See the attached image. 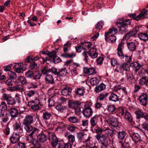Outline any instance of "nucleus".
I'll list each match as a JSON object with an SVG mask.
<instances>
[{
	"mask_svg": "<svg viewBox=\"0 0 148 148\" xmlns=\"http://www.w3.org/2000/svg\"><path fill=\"white\" fill-rule=\"evenodd\" d=\"M126 135L125 132L124 131H119L118 132L117 135V138L119 143L122 144H124L123 142V140H124Z\"/></svg>",
	"mask_w": 148,
	"mask_h": 148,
	"instance_id": "obj_9",
	"label": "nucleus"
},
{
	"mask_svg": "<svg viewBox=\"0 0 148 148\" xmlns=\"http://www.w3.org/2000/svg\"><path fill=\"white\" fill-rule=\"evenodd\" d=\"M139 100L141 105L145 106L147 104L148 102L147 95L145 94H143L140 96Z\"/></svg>",
	"mask_w": 148,
	"mask_h": 148,
	"instance_id": "obj_14",
	"label": "nucleus"
},
{
	"mask_svg": "<svg viewBox=\"0 0 148 148\" xmlns=\"http://www.w3.org/2000/svg\"><path fill=\"white\" fill-rule=\"evenodd\" d=\"M125 119L129 122L132 123L133 122V118L131 114L128 111H125Z\"/></svg>",
	"mask_w": 148,
	"mask_h": 148,
	"instance_id": "obj_32",
	"label": "nucleus"
},
{
	"mask_svg": "<svg viewBox=\"0 0 148 148\" xmlns=\"http://www.w3.org/2000/svg\"><path fill=\"white\" fill-rule=\"evenodd\" d=\"M85 92V88L84 87L77 88V90L75 91L76 94L80 96H83Z\"/></svg>",
	"mask_w": 148,
	"mask_h": 148,
	"instance_id": "obj_39",
	"label": "nucleus"
},
{
	"mask_svg": "<svg viewBox=\"0 0 148 148\" xmlns=\"http://www.w3.org/2000/svg\"><path fill=\"white\" fill-rule=\"evenodd\" d=\"M14 129L15 131L17 133L22 134L23 133V127L21 126V124L17 122H16L13 125Z\"/></svg>",
	"mask_w": 148,
	"mask_h": 148,
	"instance_id": "obj_15",
	"label": "nucleus"
},
{
	"mask_svg": "<svg viewBox=\"0 0 148 148\" xmlns=\"http://www.w3.org/2000/svg\"><path fill=\"white\" fill-rule=\"evenodd\" d=\"M71 91L72 89L71 88L66 87L62 90V93L63 95L67 96L70 95V93H71Z\"/></svg>",
	"mask_w": 148,
	"mask_h": 148,
	"instance_id": "obj_30",
	"label": "nucleus"
},
{
	"mask_svg": "<svg viewBox=\"0 0 148 148\" xmlns=\"http://www.w3.org/2000/svg\"><path fill=\"white\" fill-rule=\"evenodd\" d=\"M14 90H15L21 92L22 93V92L25 90L24 87L22 85H18L15 86Z\"/></svg>",
	"mask_w": 148,
	"mask_h": 148,
	"instance_id": "obj_49",
	"label": "nucleus"
},
{
	"mask_svg": "<svg viewBox=\"0 0 148 148\" xmlns=\"http://www.w3.org/2000/svg\"><path fill=\"white\" fill-rule=\"evenodd\" d=\"M12 119L17 117L18 115V110L14 108H11L8 110Z\"/></svg>",
	"mask_w": 148,
	"mask_h": 148,
	"instance_id": "obj_18",
	"label": "nucleus"
},
{
	"mask_svg": "<svg viewBox=\"0 0 148 148\" xmlns=\"http://www.w3.org/2000/svg\"><path fill=\"white\" fill-rule=\"evenodd\" d=\"M2 98L4 101H6L8 104L14 105L16 103V101L9 94L3 93Z\"/></svg>",
	"mask_w": 148,
	"mask_h": 148,
	"instance_id": "obj_6",
	"label": "nucleus"
},
{
	"mask_svg": "<svg viewBox=\"0 0 148 148\" xmlns=\"http://www.w3.org/2000/svg\"><path fill=\"white\" fill-rule=\"evenodd\" d=\"M148 78L146 77H143L140 79L139 80V83L140 85L144 84L146 85Z\"/></svg>",
	"mask_w": 148,
	"mask_h": 148,
	"instance_id": "obj_45",
	"label": "nucleus"
},
{
	"mask_svg": "<svg viewBox=\"0 0 148 148\" xmlns=\"http://www.w3.org/2000/svg\"><path fill=\"white\" fill-rule=\"evenodd\" d=\"M68 73L67 70L66 68H63L59 69L58 71V76L60 77L65 76Z\"/></svg>",
	"mask_w": 148,
	"mask_h": 148,
	"instance_id": "obj_36",
	"label": "nucleus"
},
{
	"mask_svg": "<svg viewBox=\"0 0 148 148\" xmlns=\"http://www.w3.org/2000/svg\"><path fill=\"white\" fill-rule=\"evenodd\" d=\"M106 86L103 84H101L95 87V91L96 92H99L104 90Z\"/></svg>",
	"mask_w": 148,
	"mask_h": 148,
	"instance_id": "obj_37",
	"label": "nucleus"
},
{
	"mask_svg": "<svg viewBox=\"0 0 148 148\" xmlns=\"http://www.w3.org/2000/svg\"><path fill=\"white\" fill-rule=\"evenodd\" d=\"M105 134L108 136H110V137H112L113 136V131L109 128H106L104 130V131Z\"/></svg>",
	"mask_w": 148,
	"mask_h": 148,
	"instance_id": "obj_43",
	"label": "nucleus"
},
{
	"mask_svg": "<svg viewBox=\"0 0 148 148\" xmlns=\"http://www.w3.org/2000/svg\"><path fill=\"white\" fill-rule=\"evenodd\" d=\"M28 104L34 111H37L40 110L41 107L42 106V105L40 103V101L38 99L29 101Z\"/></svg>",
	"mask_w": 148,
	"mask_h": 148,
	"instance_id": "obj_2",
	"label": "nucleus"
},
{
	"mask_svg": "<svg viewBox=\"0 0 148 148\" xmlns=\"http://www.w3.org/2000/svg\"><path fill=\"white\" fill-rule=\"evenodd\" d=\"M83 110V114L86 117H89L91 116L93 113L92 109L89 105L85 104Z\"/></svg>",
	"mask_w": 148,
	"mask_h": 148,
	"instance_id": "obj_7",
	"label": "nucleus"
},
{
	"mask_svg": "<svg viewBox=\"0 0 148 148\" xmlns=\"http://www.w3.org/2000/svg\"><path fill=\"white\" fill-rule=\"evenodd\" d=\"M129 134L133 140L135 142H140L141 141L140 137L138 133H136L131 130L129 131Z\"/></svg>",
	"mask_w": 148,
	"mask_h": 148,
	"instance_id": "obj_13",
	"label": "nucleus"
},
{
	"mask_svg": "<svg viewBox=\"0 0 148 148\" xmlns=\"http://www.w3.org/2000/svg\"><path fill=\"white\" fill-rule=\"evenodd\" d=\"M124 44L123 43L121 42L118 45L117 49V54L119 57L123 55V49H124Z\"/></svg>",
	"mask_w": 148,
	"mask_h": 148,
	"instance_id": "obj_26",
	"label": "nucleus"
},
{
	"mask_svg": "<svg viewBox=\"0 0 148 148\" xmlns=\"http://www.w3.org/2000/svg\"><path fill=\"white\" fill-rule=\"evenodd\" d=\"M65 53L61 54V56L65 58H73L76 56V54L73 53H69L66 52Z\"/></svg>",
	"mask_w": 148,
	"mask_h": 148,
	"instance_id": "obj_42",
	"label": "nucleus"
},
{
	"mask_svg": "<svg viewBox=\"0 0 148 148\" xmlns=\"http://www.w3.org/2000/svg\"><path fill=\"white\" fill-rule=\"evenodd\" d=\"M23 64L21 63H19L14 65L13 67L15 69V71L18 73L21 72L23 69Z\"/></svg>",
	"mask_w": 148,
	"mask_h": 148,
	"instance_id": "obj_33",
	"label": "nucleus"
},
{
	"mask_svg": "<svg viewBox=\"0 0 148 148\" xmlns=\"http://www.w3.org/2000/svg\"><path fill=\"white\" fill-rule=\"evenodd\" d=\"M123 71L122 65L117 66L114 70V72L118 73H121Z\"/></svg>",
	"mask_w": 148,
	"mask_h": 148,
	"instance_id": "obj_62",
	"label": "nucleus"
},
{
	"mask_svg": "<svg viewBox=\"0 0 148 148\" xmlns=\"http://www.w3.org/2000/svg\"><path fill=\"white\" fill-rule=\"evenodd\" d=\"M42 114V117L45 121L49 120L52 117V113L46 110H43L41 111Z\"/></svg>",
	"mask_w": 148,
	"mask_h": 148,
	"instance_id": "obj_8",
	"label": "nucleus"
},
{
	"mask_svg": "<svg viewBox=\"0 0 148 148\" xmlns=\"http://www.w3.org/2000/svg\"><path fill=\"white\" fill-rule=\"evenodd\" d=\"M68 139L70 142L73 143L75 141V136L72 134L69 135L68 136Z\"/></svg>",
	"mask_w": 148,
	"mask_h": 148,
	"instance_id": "obj_63",
	"label": "nucleus"
},
{
	"mask_svg": "<svg viewBox=\"0 0 148 148\" xmlns=\"http://www.w3.org/2000/svg\"><path fill=\"white\" fill-rule=\"evenodd\" d=\"M127 45L128 49L130 51H133L136 50V46L134 42H127Z\"/></svg>",
	"mask_w": 148,
	"mask_h": 148,
	"instance_id": "obj_31",
	"label": "nucleus"
},
{
	"mask_svg": "<svg viewBox=\"0 0 148 148\" xmlns=\"http://www.w3.org/2000/svg\"><path fill=\"white\" fill-rule=\"evenodd\" d=\"M30 68L32 70L37 69L39 68V66L35 62H32L29 64Z\"/></svg>",
	"mask_w": 148,
	"mask_h": 148,
	"instance_id": "obj_47",
	"label": "nucleus"
},
{
	"mask_svg": "<svg viewBox=\"0 0 148 148\" xmlns=\"http://www.w3.org/2000/svg\"><path fill=\"white\" fill-rule=\"evenodd\" d=\"M23 124L24 125V128L27 132H30L32 131L33 130V128L31 125V124L24 123H23Z\"/></svg>",
	"mask_w": 148,
	"mask_h": 148,
	"instance_id": "obj_44",
	"label": "nucleus"
},
{
	"mask_svg": "<svg viewBox=\"0 0 148 148\" xmlns=\"http://www.w3.org/2000/svg\"><path fill=\"white\" fill-rule=\"evenodd\" d=\"M110 125L113 127L120 128L121 123L119 122L118 119L114 117L112 118L110 121Z\"/></svg>",
	"mask_w": 148,
	"mask_h": 148,
	"instance_id": "obj_11",
	"label": "nucleus"
},
{
	"mask_svg": "<svg viewBox=\"0 0 148 148\" xmlns=\"http://www.w3.org/2000/svg\"><path fill=\"white\" fill-rule=\"evenodd\" d=\"M123 71H128L130 69V64L125 63L122 65Z\"/></svg>",
	"mask_w": 148,
	"mask_h": 148,
	"instance_id": "obj_55",
	"label": "nucleus"
},
{
	"mask_svg": "<svg viewBox=\"0 0 148 148\" xmlns=\"http://www.w3.org/2000/svg\"><path fill=\"white\" fill-rule=\"evenodd\" d=\"M36 91L33 90H30L26 92V95L29 97H31L34 96Z\"/></svg>",
	"mask_w": 148,
	"mask_h": 148,
	"instance_id": "obj_56",
	"label": "nucleus"
},
{
	"mask_svg": "<svg viewBox=\"0 0 148 148\" xmlns=\"http://www.w3.org/2000/svg\"><path fill=\"white\" fill-rule=\"evenodd\" d=\"M82 56L84 58V60L87 62L88 60V52L86 51H84L82 53Z\"/></svg>",
	"mask_w": 148,
	"mask_h": 148,
	"instance_id": "obj_60",
	"label": "nucleus"
},
{
	"mask_svg": "<svg viewBox=\"0 0 148 148\" xmlns=\"http://www.w3.org/2000/svg\"><path fill=\"white\" fill-rule=\"evenodd\" d=\"M132 78V74L130 72L127 73L126 78L127 81L131 82Z\"/></svg>",
	"mask_w": 148,
	"mask_h": 148,
	"instance_id": "obj_57",
	"label": "nucleus"
},
{
	"mask_svg": "<svg viewBox=\"0 0 148 148\" xmlns=\"http://www.w3.org/2000/svg\"><path fill=\"white\" fill-rule=\"evenodd\" d=\"M18 79L22 84L26 85L28 83L26 79L23 76L19 77Z\"/></svg>",
	"mask_w": 148,
	"mask_h": 148,
	"instance_id": "obj_48",
	"label": "nucleus"
},
{
	"mask_svg": "<svg viewBox=\"0 0 148 148\" xmlns=\"http://www.w3.org/2000/svg\"><path fill=\"white\" fill-rule=\"evenodd\" d=\"M45 79L46 83L54 84L55 83L52 75L51 74H47L46 76Z\"/></svg>",
	"mask_w": 148,
	"mask_h": 148,
	"instance_id": "obj_25",
	"label": "nucleus"
},
{
	"mask_svg": "<svg viewBox=\"0 0 148 148\" xmlns=\"http://www.w3.org/2000/svg\"><path fill=\"white\" fill-rule=\"evenodd\" d=\"M35 116L27 115L23 119V123L32 124L33 123Z\"/></svg>",
	"mask_w": 148,
	"mask_h": 148,
	"instance_id": "obj_12",
	"label": "nucleus"
},
{
	"mask_svg": "<svg viewBox=\"0 0 148 148\" xmlns=\"http://www.w3.org/2000/svg\"><path fill=\"white\" fill-rule=\"evenodd\" d=\"M96 137L99 142L100 144L108 143L107 137L104 134L102 133L97 134Z\"/></svg>",
	"mask_w": 148,
	"mask_h": 148,
	"instance_id": "obj_10",
	"label": "nucleus"
},
{
	"mask_svg": "<svg viewBox=\"0 0 148 148\" xmlns=\"http://www.w3.org/2000/svg\"><path fill=\"white\" fill-rule=\"evenodd\" d=\"M148 14V10L146 9H144L140 13L136 16V14H129L128 16L131 18H132L138 21L142 18H144L145 16L147 14Z\"/></svg>",
	"mask_w": 148,
	"mask_h": 148,
	"instance_id": "obj_4",
	"label": "nucleus"
},
{
	"mask_svg": "<svg viewBox=\"0 0 148 148\" xmlns=\"http://www.w3.org/2000/svg\"><path fill=\"white\" fill-rule=\"evenodd\" d=\"M68 103L70 108H73L75 110L78 109V111L80 110L81 103L79 101L71 100H69Z\"/></svg>",
	"mask_w": 148,
	"mask_h": 148,
	"instance_id": "obj_3",
	"label": "nucleus"
},
{
	"mask_svg": "<svg viewBox=\"0 0 148 148\" xmlns=\"http://www.w3.org/2000/svg\"><path fill=\"white\" fill-rule=\"evenodd\" d=\"M122 21L123 25H129L131 23V20L130 19H124L123 18H121V20Z\"/></svg>",
	"mask_w": 148,
	"mask_h": 148,
	"instance_id": "obj_59",
	"label": "nucleus"
},
{
	"mask_svg": "<svg viewBox=\"0 0 148 148\" xmlns=\"http://www.w3.org/2000/svg\"><path fill=\"white\" fill-rule=\"evenodd\" d=\"M91 138L90 136H88V138L84 142V143L85 144L86 148H89L92 146L93 142L90 140Z\"/></svg>",
	"mask_w": 148,
	"mask_h": 148,
	"instance_id": "obj_28",
	"label": "nucleus"
},
{
	"mask_svg": "<svg viewBox=\"0 0 148 148\" xmlns=\"http://www.w3.org/2000/svg\"><path fill=\"white\" fill-rule=\"evenodd\" d=\"M110 100L114 101L116 102L119 100V99L117 95L114 93L111 94L109 97Z\"/></svg>",
	"mask_w": 148,
	"mask_h": 148,
	"instance_id": "obj_40",
	"label": "nucleus"
},
{
	"mask_svg": "<svg viewBox=\"0 0 148 148\" xmlns=\"http://www.w3.org/2000/svg\"><path fill=\"white\" fill-rule=\"evenodd\" d=\"M40 130L36 127H34L29 136L27 137V140L37 148H40L41 146L40 142L36 139L34 138L32 135L34 134H36L40 132Z\"/></svg>",
	"mask_w": 148,
	"mask_h": 148,
	"instance_id": "obj_1",
	"label": "nucleus"
},
{
	"mask_svg": "<svg viewBox=\"0 0 148 148\" xmlns=\"http://www.w3.org/2000/svg\"><path fill=\"white\" fill-rule=\"evenodd\" d=\"M93 32L94 33H97L95 35H94L93 37H92L91 38V40L92 41H94L96 39L97 37L99 36V34L98 33V32H98V29H96V28L95 27V28H94L93 30Z\"/></svg>",
	"mask_w": 148,
	"mask_h": 148,
	"instance_id": "obj_51",
	"label": "nucleus"
},
{
	"mask_svg": "<svg viewBox=\"0 0 148 148\" xmlns=\"http://www.w3.org/2000/svg\"><path fill=\"white\" fill-rule=\"evenodd\" d=\"M148 31L146 33H140L138 34V38L144 42H145L148 40Z\"/></svg>",
	"mask_w": 148,
	"mask_h": 148,
	"instance_id": "obj_24",
	"label": "nucleus"
},
{
	"mask_svg": "<svg viewBox=\"0 0 148 148\" xmlns=\"http://www.w3.org/2000/svg\"><path fill=\"white\" fill-rule=\"evenodd\" d=\"M109 95V93L105 92L101 93L98 97V100L100 101H103L104 100H106Z\"/></svg>",
	"mask_w": 148,
	"mask_h": 148,
	"instance_id": "obj_29",
	"label": "nucleus"
},
{
	"mask_svg": "<svg viewBox=\"0 0 148 148\" xmlns=\"http://www.w3.org/2000/svg\"><path fill=\"white\" fill-rule=\"evenodd\" d=\"M143 66V64H140L136 62H133L130 64V66L132 67L133 70L135 71L136 73Z\"/></svg>",
	"mask_w": 148,
	"mask_h": 148,
	"instance_id": "obj_23",
	"label": "nucleus"
},
{
	"mask_svg": "<svg viewBox=\"0 0 148 148\" xmlns=\"http://www.w3.org/2000/svg\"><path fill=\"white\" fill-rule=\"evenodd\" d=\"M83 71L84 73L88 74V75H93L96 73L95 69L93 67H90L88 68L86 67L84 68Z\"/></svg>",
	"mask_w": 148,
	"mask_h": 148,
	"instance_id": "obj_16",
	"label": "nucleus"
},
{
	"mask_svg": "<svg viewBox=\"0 0 148 148\" xmlns=\"http://www.w3.org/2000/svg\"><path fill=\"white\" fill-rule=\"evenodd\" d=\"M0 108L1 109V111H5L7 110L8 107L5 102L3 101L1 102L0 105Z\"/></svg>",
	"mask_w": 148,
	"mask_h": 148,
	"instance_id": "obj_52",
	"label": "nucleus"
},
{
	"mask_svg": "<svg viewBox=\"0 0 148 148\" xmlns=\"http://www.w3.org/2000/svg\"><path fill=\"white\" fill-rule=\"evenodd\" d=\"M120 57L121 59H123V61H125L126 63L130 64V62L132 61V57L131 56H128L127 55L124 56L123 54V55L121 56Z\"/></svg>",
	"mask_w": 148,
	"mask_h": 148,
	"instance_id": "obj_34",
	"label": "nucleus"
},
{
	"mask_svg": "<svg viewBox=\"0 0 148 148\" xmlns=\"http://www.w3.org/2000/svg\"><path fill=\"white\" fill-rule=\"evenodd\" d=\"M138 31L135 27L130 32L127 33L124 36L126 40H128L131 37L135 36L138 32Z\"/></svg>",
	"mask_w": 148,
	"mask_h": 148,
	"instance_id": "obj_19",
	"label": "nucleus"
},
{
	"mask_svg": "<svg viewBox=\"0 0 148 148\" xmlns=\"http://www.w3.org/2000/svg\"><path fill=\"white\" fill-rule=\"evenodd\" d=\"M48 138L47 136L44 132H42L38 134L37 139L40 142L43 143L47 141Z\"/></svg>",
	"mask_w": 148,
	"mask_h": 148,
	"instance_id": "obj_20",
	"label": "nucleus"
},
{
	"mask_svg": "<svg viewBox=\"0 0 148 148\" xmlns=\"http://www.w3.org/2000/svg\"><path fill=\"white\" fill-rule=\"evenodd\" d=\"M68 120L71 123H78L79 119L75 116H72L69 117Z\"/></svg>",
	"mask_w": 148,
	"mask_h": 148,
	"instance_id": "obj_41",
	"label": "nucleus"
},
{
	"mask_svg": "<svg viewBox=\"0 0 148 148\" xmlns=\"http://www.w3.org/2000/svg\"><path fill=\"white\" fill-rule=\"evenodd\" d=\"M142 128L146 130L148 132V123L146 122L143 123L141 125Z\"/></svg>",
	"mask_w": 148,
	"mask_h": 148,
	"instance_id": "obj_64",
	"label": "nucleus"
},
{
	"mask_svg": "<svg viewBox=\"0 0 148 148\" xmlns=\"http://www.w3.org/2000/svg\"><path fill=\"white\" fill-rule=\"evenodd\" d=\"M26 77L28 78H32L34 76V73L32 71L29 70L25 73Z\"/></svg>",
	"mask_w": 148,
	"mask_h": 148,
	"instance_id": "obj_53",
	"label": "nucleus"
},
{
	"mask_svg": "<svg viewBox=\"0 0 148 148\" xmlns=\"http://www.w3.org/2000/svg\"><path fill=\"white\" fill-rule=\"evenodd\" d=\"M48 139L49 140H51V144L53 147H57L60 142L56 135L53 133H48Z\"/></svg>",
	"mask_w": 148,
	"mask_h": 148,
	"instance_id": "obj_5",
	"label": "nucleus"
},
{
	"mask_svg": "<svg viewBox=\"0 0 148 148\" xmlns=\"http://www.w3.org/2000/svg\"><path fill=\"white\" fill-rule=\"evenodd\" d=\"M128 30V27L126 25H123L121 28L119 29V31L121 33L126 32Z\"/></svg>",
	"mask_w": 148,
	"mask_h": 148,
	"instance_id": "obj_58",
	"label": "nucleus"
},
{
	"mask_svg": "<svg viewBox=\"0 0 148 148\" xmlns=\"http://www.w3.org/2000/svg\"><path fill=\"white\" fill-rule=\"evenodd\" d=\"M96 49L94 47H92L88 51L89 56L92 59L95 58L97 57L98 53L96 52Z\"/></svg>",
	"mask_w": 148,
	"mask_h": 148,
	"instance_id": "obj_21",
	"label": "nucleus"
},
{
	"mask_svg": "<svg viewBox=\"0 0 148 148\" xmlns=\"http://www.w3.org/2000/svg\"><path fill=\"white\" fill-rule=\"evenodd\" d=\"M135 114H136L137 119H139L141 118H143L145 112H143L141 109L136 110L134 112Z\"/></svg>",
	"mask_w": 148,
	"mask_h": 148,
	"instance_id": "obj_27",
	"label": "nucleus"
},
{
	"mask_svg": "<svg viewBox=\"0 0 148 148\" xmlns=\"http://www.w3.org/2000/svg\"><path fill=\"white\" fill-rule=\"evenodd\" d=\"M97 79L96 78H92L90 79V82L92 86L96 85L97 84Z\"/></svg>",
	"mask_w": 148,
	"mask_h": 148,
	"instance_id": "obj_61",
	"label": "nucleus"
},
{
	"mask_svg": "<svg viewBox=\"0 0 148 148\" xmlns=\"http://www.w3.org/2000/svg\"><path fill=\"white\" fill-rule=\"evenodd\" d=\"M20 138V135L17 133H15L10 137V140L12 143L15 144L18 141Z\"/></svg>",
	"mask_w": 148,
	"mask_h": 148,
	"instance_id": "obj_22",
	"label": "nucleus"
},
{
	"mask_svg": "<svg viewBox=\"0 0 148 148\" xmlns=\"http://www.w3.org/2000/svg\"><path fill=\"white\" fill-rule=\"evenodd\" d=\"M98 119V117L97 116H95L91 119L90 123L92 127H93L97 125Z\"/></svg>",
	"mask_w": 148,
	"mask_h": 148,
	"instance_id": "obj_35",
	"label": "nucleus"
},
{
	"mask_svg": "<svg viewBox=\"0 0 148 148\" xmlns=\"http://www.w3.org/2000/svg\"><path fill=\"white\" fill-rule=\"evenodd\" d=\"M77 138L79 140H84L87 138V135L82 132H79L77 134Z\"/></svg>",
	"mask_w": 148,
	"mask_h": 148,
	"instance_id": "obj_38",
	"label": "nucleus"
},
{
	"mask_svg": "<svg viewBox=\"0 0 148 148\" xmlns=\"http://www.w3.org/2000/svg\"><path fill=\"white\" fill-rule=\"evenodd\" d=\"M110 33L108 32L105 33V39L106 40L111 43L114 42L116 40V37L112 35L108 36V35Z\"/></svg>",
	"mask_w": 148,
	"mask_h": 148,
	"instance_id": "obj_17",
	"label": "nucleus"
},
{
	"mask_svg": "<svg viewBox=\"0 0 148 148\" xmlns=\"http://www.w3.org/2000/svg\"><path fill=\"white\" fill-rule=\"evenodd\" d=\"M8 75L11 78L13 79L16 78L17 75L14 72L10 71L8 73Z\"/></svg>",
	"mask_w": 148,
	"mask_h": 148,
	"instance_id": "obj_50",
	"label": "nucleus"
},
{
	"mask_svg": "<svg viewBox=\"0 0 148 148\" xmlns=\"http://www.w3.org/2000/svg\"><path fill=\"white\" fill-rule=\"evenodd\" d=\"M16 148H27L25 143L19 142L15 145Z\"/></svg>",
	"mask_w": 148,
	"mask_h": 148,
	"instance_id": "obj_54",
	"label": "nucleus"
},
{
	"mask_svg": "<svg viewBox=\"0 0 148 148\" xmlns=\"http://www.w3.org/2000/svg\"><path fill=\"white\" fill-rule=\"evenodd\" d=\"M104 25V23L102 21H99L95 25V27L96 28V29H98V32H99L100 30L101 29Z\"/></svg>",
	"mask_w": 148,
	"mask_h": 148,
	"instance_id": "obj_46",
	"label": "nucleus"
}]
</instances>
